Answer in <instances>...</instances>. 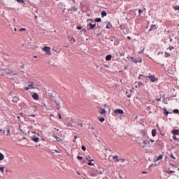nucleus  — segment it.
Masks as SVG:
<instances>
[{
    "instance_id": "nucleus-1",
    "label": "nucleus",
    "mask_w": 179,
    "mask_h": 179,
    "mask_svg": "<svg viewBox=\"0 0 179 179\" xmlns=\"http://www.w3.org/2000/svg\"><path fill=\"white\" fill-rule=\"evenodd\" d=\"M38 136H40V134L36 133V131H32L31 139L33 141V142L37 143V142H40V138H38Z\"/></svg>"
},
{
    "instance_id": "nucleus-2",
    "label": "nucleus",
    "mask_w": 179,
    "mask_h": 179,
    "mask_svg": "<svg viewBox=\"0 0 179 179\" xmlns=\"http://www.w3.org/2000/svg\"><path fill=\"white\" fill-rule=\"evenodd\" d=\"M137 143H138V145L141 148L145 149V148H146V146H149V145H150V141H149L148 140H144L143 142H141V141L138 140V141H137Z\"/></svg>"
},
{
    "instance_id": "nucleus-3",
    "label": "nucleus",
    "mask_w": 179,
    "mask_h": 179,
    "mask_svg": "<svg viewBox=\"0 0 179 179\" xmlns=\"http://www.w3.org/2000/svg\"><path fill=\"white\" fill-rule=\"evenodd\" d=\"M1 76H3L5 75V73L6 75H12V73H13V71H12V70L9 69H1Z\"/></svg>"
},
{
    "instance_id": "nucleus-4",
    "label": "nucleus",
    "mask_w": 179,
    "mask_h": 179,
    "mask_svg": "<svg viewBox=\"0 0 179 179\" xmlns=\"http://www.w3.org/2000/svg\"><path fill=\"white\" fill-rule=\"evenodd\" d=\"M26 90H29V89H36V84L33 82H29L28 87L24 88Z\"/></svg>"
},
{
    "instance_id": "nucleus-5",
    "label": "nucleus",
    "mask_w": 179,
    "mask_h": 179,
    "mask_svg": "<svg viewBox=\"0 0 179 179\" xmlns=\"http://www.w3.org/2000/svg\"><path fill=\"white\" fill-rule=\"evenodd\" d=\"M43 50L45 51L48 55H51V48L45 46L43 48Z\"/></svg>"
},
{
    "instance_id": "nucleus-6",
    "label": "nucleus",
    "mask_w": 179,
    "mask_h": 179,
    "mask_svg": "<svg viewBox=\"0 0 179 179\" xmlns=\"http://www.w3.org/2000/svg\"><path fill=\"white\" fill-rule=\"evenodd\" d=\"M99 114L101 115H103V117H106L107 115V110L105 109L101 108V111H99Z\"/></svg>"
},
{
    "instance_id": "nucleus-7",
    "label": "nucleus",
    "mask_w": 179,
    "mask_h": 179,
    "mask_svg": "<svg viewBox=\"0 0 179 179\" xmlns=\"http://www.w3.org/2000/svg\"><path fill=\"white\" fill-rule=\"evenodd\" d=\"M115 114L118 115V114H124V110L122 109H116L115 110Z\"/></svg>"
},
{
    "instance_id": "nucleus-8",
    "label": "nucleus",
    "mask_w": 179,
    "mask_h": 179,
    "mask_svg": "<svg viewBox=\"0 0 179 179\" xmlns=\"http://www.w3.org/2000/svg\"><path fill=\"white\" fill-rule=\"evenodd\" d=\"M113 159L115 160V163H118V162H120V157H118V155L113 156Z\"/></svg>"
},
{
    "instance_id": "nucleus-9",
    "label": "nucleus",
    "mask_w": 179,
    "mask_h": 179,
    "mask_svg": "<svg viewBox=\"0 0 179 179\" xmlns=\"http://www.w3.org/2000/svg\"><path fill=\"white\" fill-rule=\"evenodd\" d=\"M88 26H90V28H88V30H93V29H94V27H96V24H92L90 23L88 24Z\"/></svg>"
},
{
    "instance_id": "nucleus-10",
    "label": "nucleus",
    "mask_w": 179,
    "mask_h": 179,
    "mask_svg": "<svg viewBox=\"0 0 179 179\" xmlns=\"http://www.w3.org/2000/svg\"><path fill=\"white\" fill-rule=\"evenodd\" d=\"M32 99H34V100H38V94H37V93H34L32 94Z\"/></svg>"
},
{
    "instance_id": "nucleus-11",
    "label": "nucleus",
    "mask_w": 179,
    "mask_h": 179,
    "mask_svg": "<svg viewBox=\"0 0 179 179\" xmlns=\"http://www.w3.org/2000/svg\"><path fill=\"white\" fill-rule=\"evenodd\" d=\"M149 79L151 80V82H156V78L155 76H149Z\"/></svg>"
},
{
    "instance_id": "nucleus-12",
    "label": "nucleus",
    "mask_w": 179,
    "mask_h": 179,
    "mask_svg": "<svg viewBox=\"0 0 179 179\" xmlns=\"http://www.w3.org/2000/svg\"><path fill=\"white\" fill-rule=\"evenodd\" d=\"M12 101L13 103H17V101H19V97L17 96L13 97Z\"/></svg>"
},
{
    "instance_id": "nucleus-13",
    "label": "nucleus",
    "mask_w": 179,
    "mask_h": 179,
    "mask_svg": "<svg viewBox=\"0 0 179 179\" xmlns=\"http://www.w3.org/2000/svg\"><path fill=\"white\" fill-rule=\"evenodd\" d=\"M54 138H55L57 142H59L60 143H62V139L59 138V137L57 136H53Z\"/></svg>"
},
{
    "instance_id": "nucleus-14",
    "label": "nucleus",
    "mask_w": 179,
    "mask_h": 179,
    "mask_svg": "<svg viewBox=\"0 0 179 179\" xmlns=\"http://www.w3.org/2000/svg\"><path fill=\"white\" fill-rule=\"evenodd\" d=\"M156 134H157V130L152 129V136H156Z\"/></svg>"
},
{
    "instance_id": "nucleus-15",
    "label": "nucleus",
    "mask_w": 179,
    "mask_h": 179,
    "mask_svg": "<svg viewBox=\"0 0 179 179\" xmlns=\"http://www.w3.org/2000/svg\"><path fill=\"white\" fill-rule=\"evenodd\" d=\"M86 160H87V162H94V160L92 159V157L89 155L86 157Z\"/></svg>"
},
{
    "instance_id": "nucleus-16",
    "label": "nucleus",
    "mask_w": 179,
    "mask_h": 179,
    "mask_svg": "<svg viewBox=\"0 0 179 179\" xmlns=\"http://www.w3.org/2000/svg\"><path fill=\"white\" fill-rule=\"evenodd\" d=\"M141 135H143V136H146V135L148 134V133L145 130H141Z\"/></svg>"
},
{
    "instance_id": "nucleus-17",
    "label": "nucleus",
    "mask_w": 179,
    "mask_h": 179,
    "mask_svg": "<svg viewBox=\"0 0 179 179\" xmlns=\"http://www.w3.org/2000/svg\"><path fill=\"white\" fill-rule=\"evenodd\" d=\"M173 135H179V130L178 129H175L173 131Z\"/></svg>"
},
{
    "instance_id": "nucleus-18",
    "label": "nucleus",
    "mask_w": 179,
    "mask_h": 179,
    "mask_svg": "<svg viewBox=\"0 0 179 179\" xmlns=\"http://www.w3.org/2000/svg\"><path fill=\"white\" fill-rule=\"evenodd\" d=\"M101 15V17H104L107 16V13L106 11H102Z\"/></svg>"
},
{
    "instance_id": "nucleus-19",
    "label": "nucleus",
    "mask_w": 179,
    "mask_h": 179,
    "mask_svg": "<svg viewBox=\"0 0 179 179\" xmlns=\"http://www.w3.org/2000/svg\"><path fill=\"white\" fill-rule=\"evenodd\" d=\"M3 159H5V156L3 155V154L0 152V162H2Z\"/></svg>"
},
{
    "instance_id": "nucleus-20",
    "label": "nucleus",
    "mask_w": 179,
    "mask_h": 179,
    "mask_svg": "<svg viewBox=\"0 0 179 179\" xmlns=\"http://www.w3.org/2000/svg\"><path fill=\"white\" fill-rule=\"evenodd\" d=\"M136 59V64H138V62H142V59L141 57H138Z\"/></svg>"
},
{
    "instance_id": "nucleus-21",
    "label": "nucleus",
    "mask_w": 179,
    "mask_h": 179,
    "mask_svg": "<svg viewBox=\"0 0 179 179\" xmlns=\"http://www.w3.org/2000/svg\"><path fill=\"white\" fill-rule=\"evenodd\" d=\"M127 58H128V59H129V58H130L131 61L136 64V59L134 57H127Z\"/></svg>"
},
{
    "instance_id": "nucleus-22",
    "label": "nucleus",
    "mask_w": 179,
    "mask_h": 179,
    "mask_svg": "<svg viewBox=\"0 0 179 179\" xmlns=\"http://www.w3.org/2000/svg\"><path fill=\"white\" fill-rule=\"evenodd\" d=\"M106 61H111V55H108L106 57Z\"/></svg>"
},
{
    "instance_id": "nucleus-23",
    "label": "nucleus",
    "mask_w": 179,
    "mask_h": 179,
    "mask_svg": "<svg viewBox=\"0 0 179 179\" xmlns=\"http://www.w3.org/2000/svg\"><path fill=\"white\" fill-rule=\"evenodd\" d=\"M6 136H10V129H7Z\"/></svg>"
},
{
    "instance_id": "nucleus-24",
    "label": "nucleus",
    "mask_w": 179,
    "mask_h": 179,
    "mask_svg": "<svg viewBox=\"0 0 179 179\" xmlns=\"http://www.w3.org/2000/svg\"><path fill=\"white\" fill-rule=\"evenodd\" d=\"M112 27V25L110 22H108L107 24H106V29H111Z\"/></svg>"
},
{
    "instance_id": "nucleus-25",
    "label": "nucleus",
    "mask_w": 179,
    "mask_h": 179,
    "mask_svg": "<svg viewBox=\"0 0 179 179\" xmlns=\"http://www.w3.org/2000/svg\"><path fill=\"white\" fill-rule=\"evenodd\" d=\"M61 153V150H52V153Z\"/></svg>"
},
{
    "instance_id": "nucleus-26",
    "label": "nucleus",
    "mask_w": 179,
    "mask_h": 179,
    "mask_svg": "<svg viewBox=\"0 0 179 179\" xmlns=\"http://www.w3.org/2000/svg\"><path fill=\"white\" fill-rule=\"evenodd\" d=\"M66 127H69V128H72V127H73V126L72 125V123L67 122Z\"/></svg>"
},
{
    "instance_id": "nucleus-27",
    "label": "nucleus",
    "mask_w": 179,
    "mask_h": 179,
    "mask_svg": "<svg viewBox=\"0 0 179 179\" xmlns=\"http://www.w3.org/2000/svg\"><path fill=\"white\" fill-rule=\"evenodd\" d=\"M94 22H96L97 23L101 22V18H95Z\"/></svg>"
},
{
    "instance_id": "nucleus-28",
    "label": "nucleus",
    "mask_w": 179,
    "mask_h": 179,
    "mask_svg": "<svg viewBox=\"0 0 179 179\" xmlns=\"http://www.w3.org/2000/svg\"><path fill=\"white\" fill-rule=\"evenodd\" d=\"M99 121H100V122H104L105 119H104V117H99Z\"/></svg>"
},
{
    "instance_id": "nucleus-29",
    "label": "nucleus",
    "mask_w": 179,
    "mask_h": 179,
    "mask_svg": "<svg viewBox=\"0 0 179 179\" xmlns=\"http://www.w3.org/2000/svg\"><path fill=\"white\" fill-rule=\"evenodd\" d=\"M162 159H163V155H160L159 156H158L157 160H162Z\"/></svg>"
},
{
    "instance_id": "nucleus-30",
    "label": "nucleus",
    "mask_w": 179,
    "mask_h": 179,
    "mask_svg": "<svg viewBox=\"0 0 179 179\" xmlns=\"http://www.w3.org/2000/svg\"><path fill=\"white\" fill-rule=\"evenodd\" d=\"M55 103L57 106H61V103H59V101H55Z\"/></svg>"
},
{
    "instance_id": "nucleus-31",
    "label": "nucleus",
    "mask_w": 179,
    "mask_h": 179,
    "mask_svg": "<svg viewBox=\"0 0 179 179\" xmlns=\"http://www.w3.org/2000/svg\"><path fill=\"white\" fill-rule=\"evenodd\" d=\"M119 162H121V163H124V162H125V159H124V158H120V159H119Z\"/></svg>"
},
{
    "instance_id": "nucleus-32",
    "label": "nucleus",
    "mask_w": 179,
    "mask_h": 179,
    "mask_svg": "<svg viewBox=\"0 0 179 179\" xmlns=\"http://www.w3.org/2000/svg\"><path fill=\"white\" fill-rule=\"evenodd\" d=\"M173 113H174L175 114H178V113H179L178 109H175V110H173Z\"/></svg>"
},
{
    "instance_id": "nucleus-33",
    "label": "nucleus",
    "mask_w": 179,
    "mask_h": 179,
    "mask_svg": "<svg viewBox=\"0 0 179 179\" xmlns=\"http://www.w3.org/2000/svg\"><path fill=\"white\" fill-rule=\"evenodd\" d=\"M3 167H0V171L2 173V174H3L4 173V170H3Z\"/></svg>"
},
{
    "instance_id": "nucleus-34",
    "label": "nucleus",
    "mask_w": 179,
    "mask_h": 179,
    "mask_svg": "<svg viewBox=\"0 0 179 179\" xmlns=\"http://www.w3.org/2000/svg\"><path fill=\"white\" fill-rule=\"evenodd\" d=\"M20 3H24V0H17Z\"/></svg>"
},
{
    "instance_id": "nucleus-35",
    "label": "nucleus",
    "mask_w": 179,
    "mask_h": 179,
    "mask_svg": "<svg viewBox=\"0 0 179 179\" xmlns=\"http://www.w3.org/2000/svg\"><path fill=\"white\" fill-rule=\"evenodd\" d=\"M57 117L58 118H59V120H62V116H61V113H58Z\"/></svg>"
},
{
    "instance_id": "nucleus-36",
    "label": "nucleus",
    "mask_w": 179,
    "mask_h": 179,
    "mask_svg": "<svg viewBox=\"0 0 179 179\" xmlns=\"http://www.w3.org/2000/svg\"><path fill=\"white\" fill-rule=\"evenodd\" d=\"M77 158L78 159V160H83V157L77 156Z\"/></svg>"
},
{
    "instance_id": "nucleus-37",
    "label": "nucleus",
    "mask_w": 179,
    "mask_h": 179,
    "mask_svg": "<svg viewBox=\"0 0 179 179\" xmlns=\"http://www.w3.org/2000/svg\"><path fill=\"white\" fill-rule=\"evenodd\" d=\"M81 149H82V150H83L85 152L86 150V147H85V145H83L81 147Z\"/></svg>"
},
{
    "instance_id": "nucleus-38",
    "label": "nucleus",
    "mask_w": 179,
    "mask_h": 179,
    "mask_svg": "<svg viewBox=\"0 0 179 179\" xmlns=\"http://www.w3.org/2000/svg\"><path fill=\"white\" fill-rule=\"evenodd\" d=\"M88 166H94V164L92 163V162H89Z\"/></svg>"
},
{
    "instance_id": "nucleus-39",
    "label": "nucleus",
    "mask_w": 179,
    "mask_h": 179,
    "mask_svg": "<svg viewBox=\"0 0 179 179\" xmlns=\"http://www.w3.org/2000/svg\"><path fill=\"white\" fill-rule=\"evenodd\" d=\"M20 31H26V28H21Z\"/></svg>"
},
{
    "instance_id": "nucleus-40",
    "label": "nucleus",
    "mask_w": 179,
    "mask_h": 179,
    "mask_svg": "<svg viewBox=\"0 0 179 179\" xmlns=\"http://www.w3.org/2000/svg\"><path fill=\"white\" fill-rule=\"evenodd\" d=\"M0 132H3V134H6V131L5 130L3 129H0Z\"/></svg>"
},
{
    "instance_id": "nucleus-41",
    "label": "nucleus",
    "mask_w": 179,
    "mask_h": 179,
    "mask_svg": "<svg viewBox=\"0 0 179 179\" xmlns=\"http://www.w3.org/2000/svg\"><path fill=\"white\" fill-rule=\"evenodd\" d=\"M170 157H171V159H176V158H175L174 155H173V154L170 155Z\"/></svg>"
},
{
    "instance_id": "nucleus-42",
    "label": "nucleus",
    "mask_w": 179,
    "mask_h": 179,
    "mask_svg": "<svg viewBox=\"0 0 179 179\" xmlns=\"http://www.w3.org/2000/svg\"><path fill=\"white\" fill-rule=\"evenodd\" d=\"M141 13H142V10L141 9L138 10V16H141Z\"/></svg>"
},
{
    "instance_id": "nucleus-43",
    "label": "nucleus",
    "mask_w": 179,
    "mask_h": 179,
    "mask_svg": "<svg viewBox=\"0 0 179 179\" xmlns=\"http://www.w3.org/2000/svg\"><path fill=\"white\" fill-rule=\"evenodd\" d=\"M156 29V25H152L151 26V29Z\"/></svg>"
},
{
    "instance_id": "nucleus-44",
    "label": "nucleus",
    "mask_w": 179,
    "mask_h": 179,
    "mask_svg": "<svg viewBox=\"0 0 179 179\" xmlns=\"http://www.w3.org/2000/svg\"><path fill=\"white\" fill-rule=\"evenodd\" d=\"M42 107H43V108H44V107H47V105H45V103H42Z\"/></svg>"
},
{
    "instance_id": "nucleus-45",
    "label": "nucleus",
    "mask_w": 179,
    "mask_h": 179,
    "mask_svg": "<svg viewBox=\"0 0 179 179\" xmlns=\"http://www.w3.org/2000/svg\"><path fill=\"white\" fill-rule=\"evenodd\" d=\"M71 44H73V43H75V38L71 39Z\"/></svg>"
},
{
    "instance_id": "nucleus-46",
    "label": "nucleus",
    "mask_w": 179,
    "mask_h": 179,
    "mask_svg": "<svg viewBox=\"0 0 179 179\" xmlns=\"http://www.w3.org/2000/svg\"><path fill=\"white\" fill-rule=\"evenodd\" d=\"M157 101H162V98L156 99Z\"/></svg>"
},
{
    "instance_id": "nucleus-47",
    "label": "nucleus",
    "mask_w": 179,
    "mask_h": 179,
    "mask_svg": "<svg viewBox=\"0 0 179 179\" xmlns=\"http://www.w3.org/2000/svg\"><path fill=\"white\" fill-rule=\"evenodd\" d=\"M142 85H143V83H142V82H138V86H142Z\"/></svg>"
},
{
    "instance_id": "nucleus-48",
    "label": "nucleus",
    "mask_w": 179,
    "mask_h": 179,
    "mask_svg": "<svg viewBox=\"0 0 179 179\" xmlns=\"http://www.w3.org/2000/svg\"><path fill=\"white\" fill-rule=\"evenodd\" d=\"M83 33H86V29H83L81 31Z\"/></svg>"
},
{
    "instance_id": "nucleus-49",
    "label": "nucleus",
    "mask_w": 179,
    "mask_h": 179,
    "mask_svg": "<svg viewBox=\"0 0 179 179\" xmlns=\"http://www.w3.org/2000/svg\"><path fill=\"white\" fill-rule=\"evenodd\" d=\"M77 29H78V30H81L82 27H80V26H78V27H77Z\"/></svg>"
},
{
    "instance_id": "nucleus-50",
    "label": "nucleus",
    "mask_w": 179,
    "mask_h": 179,
    "mask_svg": "<svg viewBox=\"0 0 179 179\" xmlns=\"http://www.w3.org/2000/svg\"><path fill=\"white\" fill-rule=\"evenodd\" d=\"M72 9H73V11H75V10H78V8H76V7H73Z\"/></svg>"
},
{
    "instance_id": "nucleus-51",
    "label": "nucleus",
    "mask_w": 179,
    "mask_h": 179,
    "mask_svg": "<svg viewBox=\"0 0 179 179\" xmlns=\"http://www.w3.org/2000/svg\"><path fill=\"white\" fill-rule=\"evenodd\" d=\"M20 68H22V69H24V64L21 65Z\"/></svg>"
},
{
    "instance_id": "nucleus-52",
    "label": "nucleus",
    "mask_w": 179,
    "mask_h": 179,
    "mask_svg": "<svg viewBox=\"0 0 179 179\" xmlns=\"http://www.w3.org/2000/svg\"><path fill=\"white\" fill-rule=\"evenodd\" d=\"M165 55H166V57H170V55L168 54L167 52H165Z\"/></svg>"
},
{
    "instance_id": "nucleus-53",
    "label": "nucleus",
    "mask_w": 179,
    "mask_h": 179,
    "mask_svg": "<svg viewBox=\"0 0 179 179\" xmlns=\"http://www.w3.org/2000/svg\"><path fill=\"white\" fill-rule=\"evenodd\" d=\"M165 114H166V115H169V114H170V113L166 110V111L165 112Z\"/></svg>"
},
{
    "instance_id": "nucleus-54",
    "label": "nucleus",
    "mask_w": 179,
    "mask_h": 179,
    "mask_svg": "<svg viewBox=\"0 0 179 179\" xmlns=\"http://www.w3.org/2000/svg\"><path fill=\"white\" fill-rule=\"evenodd\" d=\"M174 141H177V137L176 136H173Z\"/></svg>"
},
{
    "instance_id": "nucleus-55",
    "label": "nucleus",
    "mask_w": 179,
    "mask_h": 179,
    "mask_svg": "<svg viewBox=\"0 0 179 179\" xmlns=\"http://www.w3.org/2000/svg\"><path fill=\"white\" fill-rule=\"evenodd\" d=\"M78 125H80V127L81 128L83 127V124H78Z\"/></svg>"
},
{
    "instance_id": "nucleus-56",
    "label": "nucleus",
    "mask_w": 179,
    "mask_h": 179,
    "mask_svg": "<svg viewBox=\"0 0 179 179\" xmlns=\"http://www.w3.org/2000/svg\"><path fill=\"white\" fill-rule=\"evenodd\" d=\"M142 174H148V172H146V171H143V172H142Z\"/></svg>"
},
{
    "instance_id": "nucleus-57",
    "label": "nucleus",
    "mask_w": 179,
    "mask_h": 179,
    "mask_svg": "<svg viewBox=\"0 0 179 179\" xmlns=\"http://www.w3.org/2000/svg\"><path fill=\"white\" fill-rule=\"evenodd\" d=\"M90 176H91V177H94V173H91V174H90Z\"/></svg>"
},
{
    "instance_id": "nucleus-58",
    "label": "nucleus",
    "mask_w": 179,
    "mask_h": 179,
    "mask_svg": "<svg viewBox=\"0 0 179 179\" xmlns=\"http://www.w3.org/2000/svg\"><path fill=\"white\" fill-rule=\"evenodd\" d=\"M57 110H61V106H57Z\"/></svg>"
},
{
    "instance_id": "nucleus-59",
    "label": "nucleus",
    "mask_w": 179,
    "mask_h": 179,
    "mask_svg": "<svg viewBox=\"0 0 179 179\" xmlns=\"http://www.w3.org/2000/svg\"><path fill=\"white\" fill-rule=\"evenodd\" d=\"M163 110H164V113H166V111H167L166 108H164Z\"/></svg>"
},
{
    "instance_id": "nucleus-60",
    "label": "nucleus",
    "mask_w": 179,
    "mask_h": 179,
    "mask_svg": "<svg viewBox=\"0 0 179 179\" xmlns=\"http://www.w3.org/2000/svg\"><path fill=\"white\" fill-rule=\"evenodd\" d=\"M115 87H120V85L116 84V85H115Z\"/></svg>"
},
{
    "instance_id": "nucleus-61",
    "label": "nucleus",
    "mask_w": 179,
    "mask_h": 179,
    "mask_svg": "<svg viewBox=\"0 0 179 179\" xmlns=\"http://www.w3.org/2000/svg\"><path fill=\"white\" fill-rule=\"evenodd\" d=\"M173 167H177L175 164H171Z\"/></svg>"
},
{
    "instance_id": "nucleus-62",
    "label": "nucleus",
    "mask_w": 179,
    "mask_h": 179,
    "mask_svg": "<svg viewBox=\"0 0 179 179\" xmlns=\"http://www.w3.org/2000/svg\"><path fill=\"white\" fill-rule=\"evenodd\" d=\"M128 99H130L131 94L127 95Z\"/></svg>"
},
{
    "instance_id": "nucleus-63",
    "label": "nucleus",
    "mask_w": 179,
    "mask_h": 179,
    "mask_svg": "<svg viewBox=\"0 0 179 179\" xmlns=\"http://www.w3.org/2000/svg\"><path fill=\"white\" fill-rule=\"evenodd\" d=\"M128 40H131V36L127 37Z\"/></svg>"
},
{
    "instance_id": "nucleus-64",
    "label": "nucleus",
    "mask_w": 179,
    "mask_h": 179,
    "mask_svg": "<svg viewBox=\"0 0 179 179\" xmlns=\"http://www.w3.org/2000/svg\"><path fill=\"white\" fill-rule=\"evenodd\" d=\"M150 142H155V140L150 139Z\"/></svg>"
}]
</instances>
